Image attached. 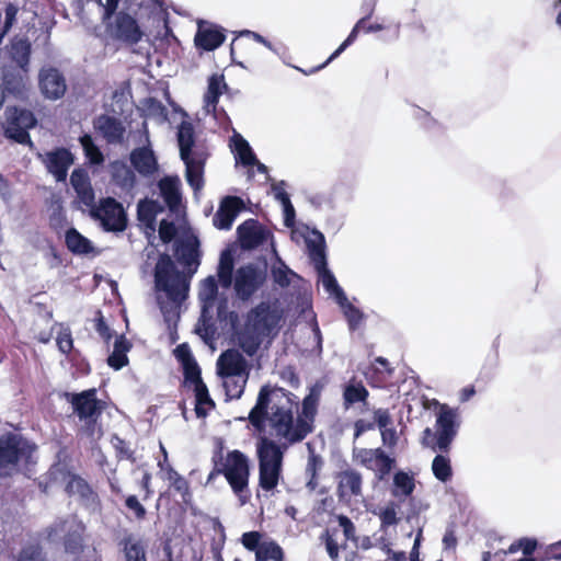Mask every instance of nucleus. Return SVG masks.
Returning <instances> with one entry per match:
<instances>
[{"label":"nucleus","mask_w":561,"mask_h":561,"mask_svg":"<svg viewBox=\"0 0 561 561\" xmlns=\"http://www.w3.org/2000/svg\"><path fill=\"white\" fill-rule=\"evenodd\" d=\"M173 256L168 252L159 254L153 268V277L163 276L170 282L183 284L191 279L202 263L201 240L195 234H181L172 244Z\"/></svg>","instance_id":"1"},{"label":"nucleus","mask_w":561,"mask_h":561,"mask_svg":"<svg viewBox=\"0 0 561 561\" xmlns=\"http://www.w3.org/2000/svg\"><path fill=\"white\" fill-rule=\"evenodd\" d=\"M180 158L185 165L184 178L194 193L204 187L205 165L208 159L206 149L196 146V135L190 121H182L176 130Z\"/></svg>","instance_id":"2"},{"label":"nucleus","mask_w":561,"mask_h":561,"mask_svg":"<svg viewBox=\"0 0 561 561\" xmlns=\"http://www.w3.org/2000/svg\"><path fill=\"white\" fill-rule=\"evenodd\" d=\"M273 391L272 412L270 413L271 428L290 445L302 442L307 436L298 426V417L294 415V409L298 407L297 396L279 386H273Z\"/></svg>","instance_id":"3"},{"label":"nucleus","mask_w":561,"mask_h":561,"mask_svg":"<svg viewBox=\"0 0 561 561\" xmlns=\"http://www.w3.org/2000/svg\"><path fill=\"white\" fill-rule=\"evenodd\" d=\"M37 445L22 434L7 432L0 435V478L26 474L36 463Z\"/></svg>","instance_id":"4"},{"label":"nucleus","mask_w":561,"mask_h":561,"mask_svg":"<svg viewBox=\"0 0 561 561\" xmlns=\"http://www.w3.org/2000/svg\"><path fill=\"white\" fill-rule=\"evenodd\" d=\"M251 462L249 457L239 449L229 450L226 459L209 472L206 484L213 483L218 476H224L240 504L245 505L250 500L249 480Z\"/></svg>","instance_id":"5"},{"label":"nucleus","mask_w":561,"mask_h":561,"mask_svg":"<svg viewBox=\"0 0 561 561\" xmlns=\"http://www.w3.org/2000/svg\"><path fill=\"white\" fill-rule=\"evenodd\" d=\"M153 283L157 291L165 294L167 301L158 298V306L170 331L171 340L174 342L178 339L176 328L180 321V309L190 295L188 283L184 280L183 284H178L168 280L163 276L153 277Z\"/></svg>","instance_id":"6"},{"label":"nucleus","mask_w":561,"mask_h":561,"mask_svg":"<svg viewBox=\"0 0 561 561\" xmlns=\"http://www.w3.org/2000/svg\"><path fill=\"white\" fill-rule=\"evenodd\" d=\"M268 263L263 257L260 263L248 262L237 267V273L230 280L233 297L243 304L253 299L267 282Z\"/></svg>","instance_id":"7"},{"label":"nucleus","mask_w":561,"mask_h":561,"mask_svg":"<svg viewBox=\"0 0 561 561\" xmlns=\"http://www.w3.org/2000/svg\"><path fill=\"white\" fill-rule=\"evenodd\" d=\"M85 524L77 516L59 517L46 528L47 540L55 542L60 537L65 553L79 557L85 548Z\"/></svg>","instance_id":"8"},{"label":"nucleus","mask_w":561,"mask_h":561,"mask_svg":"<svg viewBox=\"0 0 561 561\" xmlns=\"http://www.w3.org/2000/svg\"><path fill=\"white\" fill-rule=\"evenodd\" d=\"M5 124L3 125V136L5 139L27 146L34 147L30 130L34 129L38 119L35 113L28 108L18 105H9L4 111Z\"/></svg>","instance_id":"9"},{"label":"nucleus","mask_w":561,"mask_h":561,"mask_svg":"<svg viewBox=\"0 0 561 561\" xmlns=\"http://www.w3.org/2000/svg\"><path fill=\"white\" fill-rule=\"evenodd\" d=\"M90 217L105 232L122 233L128 226V215L123 204L111 196L101 198L98 206L90 209Z\"/></svg>","instance_id":"10"},{"label":"nucleus","mask_w":561,"mask_h":561,"mask_svg":"<svg viewBox=\"0 0 561 561\" xmlns=\"http://www.w3.org/2000/svg\"><path fill=\"white\" fill-rule=\"evenodd\" d=\"M459 427L458 409L445 403L440 404L435 421V448L438 449V453L448 454L450 451Z\"/></svg>","instance_id":"11"},{"label":"nucleus","mask_w":561,"mask_h":561,"mask_svg":"<svg viewBox=\"0 0 561 561\" xmlns=\"http://www.w3.org/2000/svg\"><path fill=\"white\" fill-rule=\"evenodd\" d=\"M72 409L79 421L101 417L106 409V402L98 398L96 388L84 389L80 392L64 391L60 396Z\"/></svg>","instance_id":"12"},{"label":"nucleus","mask_w":561,"mask_h":561,"mask_svg":"<svg viewBox=\"0 0 561 561\" xmlns=\"http://www.w3.org/2000/svg\"><path fill=\"white\" fill-rule=\"evenodd\" d=\"M283 318V309L277 300L261 301L252 307L247 316L248 325L254 327L265 336L277 330Z\"/></svg>","instance_id":"13"},{"label":"nucleus","mask_w":561,"mask_h":561,"mask_svg":"<svg viewBox=\"0 0 561 561\" xmlns=\"http://www.w3.org/2000/svg\"><path fill=\"white\" fill-rule=\"evenodd\" d=\"M114 21L102 22L107 34L116 41L127 45H137L145 36L138 20L130 13L122 10L114 15Z\"/></svg>","instance_id":"14"},{"label":"nucleus","mask_w":561,"mask_h":561,"mask_svg":"<svg viewBox=\"0 0 561 561\" xmlns=\"http://www.w3.org/2000/svg\"><path fill=\"white\" fill-rule=\"evenodd\" d=\"M237 238L244 250H256L267 243L276 248L273 232L257 219L249 218L237 228Z\"/></svg>","instance_id":"15"},{"label":"nucleus","mask_w":561,"mask_h":561,"mask_svg":"<svg viewBox=\"0 0 561 561\" xmlns=\"http://www.w3.org/2000/svg\"><path fill=\"white\" fill-rule=\"evenodd\" d=\"M37 158L44 163L46 171L53 175L58 183L66 182L68 171L76 159L71 150L64 146L54 147L51 150L38 153Z\"/></svg>","instance_id":"16"},{"label":"nucleus","mask_w":561,"mask_h":561,"mask_svg":"<svg viewBox=\"0 0 561 561\" xmlns=\"http://www.w3.org/2000/svg\"><path fill=\"white\" fill-rule=\"evenodd\" d=\"M324 386L325 385L322 380H316L308 387V393L301 401V409L298 411L297 417L299 420L298 426L304 430L306 436H308L314 428L313 423L318 413L321 393Z\"/></svg>","instance_id":"17"},{"label":"nucleus","mask_w":561,"mask_h":561,"mask_svg":"<svg viewBox=\"0 0 561 561\" xmlns=\"http://www.w3.org/2000/svg\"><path fill=\"white\" fill-rule=\"evenodd\" d=\"M216 373L221 379L248 377L249 363L238 348L231 347L220 353Z\"/></svg>","instance_id":"18"},{"label":"nucleus","mask_w":561,"mask_h":561,"mask_svg":"<svg viewBox=\"0 0 561 561\" xmlns=\"http://www.w3.org/2000/svg\"><path fill=\"white\" fill-rule=\"evenodd\" d=\"M65 491L69 496L77 495L80 505L89 513L101 511V500L90 483L78 473H69Z\"/></svg>","instance_id":"19"},{"label":"nucleus","mask_w":561,"mask_h":561,"mask_svg":"<svg viewBox=\"0 0 561 561\" xmlns=\"http://www.w3.org/2000/svg\"><path fill=\"white\" fill-rule=\"evenodd\" d=\"M228 89L222 75L213 73L207 80V90L204 94V107L207 113H213L216 121L221 125L231 124V121L224 108L218 110L219 99Z\"/></svg>","instance_id":"20"},{"label":"nucleus","mask_w":561,"mask_h":561,"mask_svg":"<svg viewBox=\"0 0 561 561\" xmlns=\"http://www.w3.org/2000/svg\"><path fill=\"white\" fill-rule=\"evenodd\" d=\"M38 88L45 99L60 100L67 92L66 78L56 67L42 68L38 73Z\"/></svg>","instance_id":"21"},{"label":"nucleus","mask_w":561,"mask_h":561,"mask_svg":"<svg viewBox=\"0 0 561 561\" xmlns=\"http://www.w3.org/2000/svg\"><path fill=\"white\" fill-rule=\"evenodd\" d=\"M226 41V30L211 22L199 20L194 36V44L198 50L214 51Z\"/></svg>","instance_id":"22"},{"label":"nucleus","mask_w":561,"mask_h":561,"mask_svg":"<svg viewBox=\"0 0 561 561\" xmlns=\"http://www.w3.org/2000/svg\"><path fill=\"white\" fill-rule=\"evenodd\" d=\"M129 162L134 172L145 179L153 178L160 170L158 157L150 144L135 147L129 152Z\"/></svg>","instance_id":"23"},{"label":"nucleus","mask_w":561,"mask_h":561,"mask_svg":"<svg viewBox=\"0 0 561 561\" xmlns=\"http://www.w3.org/2000/svg\"><path fill=\"white\" fill-rule=\"evenodd\" d=\"M1 90L12 95L18 101H25L28 96L26 88L27 73L13 66H3L1 68Z\"/></svg>","instance_id":"24"},{"label":"nucleus","mask_w":561,"mask_h":561,"mask_svg":"<svg viewBox=\"0 0 561 561\" xmlns=\"http://www.w3.org/2000/svg\"><path fill=\"white\" fill-rule=\"evenodd\" d=\"M244 209V202L240 196L226 195L220 202L213 218L214 226L219 230H230L239 214Z\"/></svg>","instance_id":"25"},{"label":"nucleus","mask_w":561,"mask_h":561,"mask_svg":"<svg viewBox=\"0 0 561 561\" xmlns=\"http://www.w3.org/2000/svg\"><path fill=\"white\" fill-rule=\"evenodd\" d=\"M273 386L264 385L260 388L254 407L250 410L248 420L255 431L265 430L266 422L270 423L268 409L273 401Z\"/></svg>","instance_id":"26"},{"label":"nucleus","mask_w":561,"mask_h":561,"mask_svg":"<svg viewBox=\"0 0 561 561\" xmlns=\"http://www.w3.org/2000/svg\"><path fill=\"white\" fill-rule=\"evenodd\" d=\"M159 195L171 213H175L182 204V183L178 174H165L158 182Z\"/></svg>","instance_id":"27"},{"label":"nucleus","mask_w":561,"mask_h":561,"mask_svg":"<svg viewBox=\"0 0 561 561\" xmlns=\"http://www.w3.org/2000/svg\"><path fill=\"white\" fill-rule=\"evenodd\" d=\"M93 128L112 145L124 141L126 128L123 122L108 114H100L93 119Z\"/></svg>","instance_id":"28"},{"label":"nucleus","mask_w":561,"mask_h":561,"mask_svg":"<svg viewBox=\"0 0 561 561\" xmlns=\"http://www.w3.org/2000/svg\"><path fill=\"white\" fill-rule=\"evenodd\" d=\"M230 335L232 342L236 343L249 357H253L257 353L264 337H266L254 327L248 325L247 321H244L243 328H241L240 324L238 330H233Z\"/></svg>","instance_id":"29"},{"label":"nucleus","mask_w":561,"mask_h":561,"mask_svg":"<svg viewBox=\"0 0 561 561\" xmlns=\"http://www.w3.org/2000/svg\"><path fill=\"white\" fill-rule=\"evenodd\" d=\"M108 173L111 182L119 187L123 192L131 194L137 186V176L133 168L121 160L116 159L108 163Z\"/></svg>","instance_id":"30"},{"label":"nucleus","mask_w":561,"mask_h":561,"mask_svg":"<svg viewBox=\"0 0 561 561\" xmlns=\"http://www.w3.org/2000/svg\"><path fill=\"white\" fill-rule=\"evenodd\" d=\"M285 447L274 439L262 437L256 444L259 465L283 467Z\"/></svg>","instance_id":"31"},{"label":"nucleus","mask_w":561,"mask_h":561,"mask_svg":"<svg viewBox=\"0 0 561 561\" xmlns=\"http://www.w3.org/2000/svg\"><path fill=\"white\" fill-rule=\"evenodd\" d=\"M237 249L233 245H227L221 250L217 264V277L219 278L220 286L225 289L230 288V280L237 273Z\"/></svg>","instance_id":"32"},{"label":"nucleus","mask_w":561,"mask_h":561,"mask_svg":"<svg viewBox=\"0 0 561 561\" xmlns=\"http://www.w3.org/2000/svg\"><path fill=\"white\" fill-rule=\"evenodd\" d=\"M310 236L305 238L307 253L312 262L317 265H327V241L324 234L317 228L309 230Z\"/></svg>","instance_id":"33"},{"label":"nucleus","mask_w":561,"mask_h":561,"mask_svg":"<svg viewBox=\"0 0 561 561\" xmlns=\"http://www.w3.org/2000/svg\"><path fill=\"white\" fill-rule=\"evenodd\" d=\"M125 561H148L147 545L144 539L133 533H125L118 541Z\"/></svg>","instance_id":"34"},{"label":"nucleus","mask_w":561,"mask_h":561,"mask_svg":"<svg viewBox=\"0 0 561 561\" xmlns=\"http://www.w3.org/2000/svg\"><path fill=\"white\" fill-rule=\"evenodd\" d=\"M229 147L234 156L236 162L243 167H253L257 162V157L250 146L249 141L239 133L233 131L230 138Z\"/></svg>","instance_id":"35"},{"label":"nucleus","mask_w":561,"mask_h":561,"mask_svg":"<svg viewBox=\"0 0 561 561\" xmlns=\"http://www.w3.org/2000/svg\"><path fill=\"white\" fill-rule=\"evenodd\" d=\"M65 244L73 255H89L94 251L90 239L79 232L73 226L65 230Z\"/></svg>","instance_id":"36"},{"label":"nucleus","mask_w":561,"mask_h":561,"mask_svg":"<svg viewBox=\"0 0 561 561\" xmlns=\"http://www.w3.org/2000/svg\"><path fill=\"white\" fill-rule=\"evenodd\" d=\"M195 333L205 344L215 341L217 327L213 318V307L201 306V312L195 325Z\"/></svg>","instance_id":"37"},{"label":"nucleus","mask_w":561,"mask_h":561,"mask_svg":"<svg viewBox=\"0 0 561 561\" xmlns=\"http://www.w3.org/2000/svg\"><path fill=\"white\" fill-rule=\"evenodd\" d=\"M274 259L271 266V277L273 283L280 287L287 288L290 286L293 278H298L299 275L293 271L286 262L279 256L276 248H274Z\"/></svg>","instance_id":"38"},{"label":"nucleus","mask_w":561,"mask_h":561,"mask_svg":"<svg viewBox=\"0 0 561 561\" xmlns=\"http://www.w3.org/2000/svg\"><path fill=\"white\" fill-rule=\"evenodd\" d=\"M32 55V45L27 38H19L11 42L9 56L16 64V69H21L25 73L30 70V61Z\"/></svg>","instance_id":"39"},{"label":"nucleus","mask_w":561,"mask_h":561,"mask_svg":"<svg viewBox=\"0 0 561 561\" xmlns=\"http://www.w3.org/2000/svg\"><path fill=\"white\" fill-rule=\"evenodd\" d=\"M313 266L320 277L324 290L333 298L335 304L344 301L346 294L337 283V279L332 273V271L329 268V265L327 264L322 266L313 264Z\"/></svg>","instance_id":"40"},{"label":"nucleus","mask_w":561,"mask_h":561,"mask_svg":"<svg viewBox=\"0 0 561 561\" xmlns=\"http://www.w3.org/2000/svg\"><path fill=\"white\" fill-rule=\"evenodd\" d=\"M366 23L364 21H357L354 26L352 27L350 34L347 35V37L340 44V46L328 57V59L319 65V66H316L313 68H311L309 71H306V70H302L298 67H294L295 69L304 72L305 75H311V73H316L318 72L319 70L325 68L330 62H332L334 59H336L342 53H344L351 45L354 44V42L357 39L358 37V34L360 33V31H363L364 28V25Z\"/></svg>","instance_id":"41"},{"label":"nucleus","mask_w":561,"mask_h":561,"mask_svg":"<svg viewBox=\"0 0 561 561\" xmlns=\"http://www.w3.org/2000/svg\"><path fill=\"white\" fill-rule=\"evenodd\" d=\"M342 396L344 409L348 410L356 403H366L369 392L362 381L351 379L344 385Z\"/></svg>","instance_id":"42"},{"label":"nucleus","mask_w":561,"mask_h":561,"mask_svg":"<svg viewBox=\"0 0 561 561\" xmlns=\"http://www.w3.org/2000/svg\"><path fill=\"white\" fill-rule=\"evenodd\" d=\"M139 110L144 118L154 119L160 125L169 121L168 108L157 98L148 96L144 99Z\"/></svg>","instance_id":"43"},{"label":"nucleus","mask_w":561,"mask_h":561,"mask_svg":"<svg viewBox=\"0 0 561 561\" xmlns=\"http://www.w3.org/2000/svg\"><path fill=\"white\" fill-rule=\"evenodd\" d=\"M219 286L220 282L217 275H208L201 283V289L198 293V299L201 301V306L213 307L220 298L219 295Z\"/></svg>","instance_id":"44"},{"label":"nucleus","mask_w":561,"mask_h":561,"mask_svg":"<svg viewBox=\"0 0 561 561\" xmlns=\"http://www.w3.org/2000/svg\"><path fill=\"white\" fill-rule=\"evenodd\" d=\"M217 320L222 329L228 328L229 333L238 330L240 322L239 313L229 309L228 298L222 296L217 302Z\"/></svg>","instance_id":"45"},{"label":"nucleus","mask_w":561,"mask_h":561,"mask_svg":"<svg viewBox=\"0 0 561 561\" xmlns=\"http://www.w3.org/2000/svg\"><path fill=\"white\" fill-rule=\"evenodd\" d=\"M282 473L283 467L259 465V486L266 492L274 491L282 479Z\"/></svg>","instance_id":"46"},{"label":"nucleus","mask_w":561,"mask_h":561,"mask_svg":"<svg viewBox=\"0 0 561 561\" xmlns=\"http://www.w3.org/2000/svg\"><path fill=\"white\" fill-rule=\"evenodd\" d=\"M415 489L414 477L403 470H398L393 474V486L391 493L396 497H408L412 495Z\"/></svg>","instance_id":"47"},{"label":"nucleus","mask_w":561,"mask_h":561,"mask_svg":"<svg viewBox=\"0 0 561 561\" xmlns=\"http://www.w3.org/2000/svg\"><path fill=\"white\" fill-rule=\"evenodd\" d=\"M433 476L442 483H447L453 479V467L448 454L437 453L431 466Z\"/></svg>","instance_id":"48"},{"label":"nucleus","mask_w":561,"mask_h":561,"mask_svg":"<svg viewBox=\"0 0 561 561\" xmlns=\"http://www.w3.org/2000/svg\"><path fill=\"white\" fill-rule=\"evenodd\" d=\"M195 394V414L198 419L208 415L210 409L215 408V401L211 399L206 383L198 385L193 389Z\"/></svg>","instance_id":"49"},{"label":"nucleus","mask_w":561,"mask_h":561,"mask_svg":"<svg viewBox=\"0 0 561 561\" xmlns=\"http://www.w3.org/2000/svg\"><path fill=\"white\" fill-rule=\"evenodd\" d=\"M80 144L82 146L84 156L87 161L92 167H101L103 165L105 158L100 147L94 142L91 135H83L80 138Z\"/></svg>","instance_id":"50"},{"label":"nucleus","mask_w":561,"mask_h":561,"mask_svg":"<svg viewBox=\"0 0 561 561\" xmlns=\"http://www.w3.org/2000/svg\"><path fill=\"white\" fill-rule=\"evenodd\" d=\"M48 225L50 229L58 236L65 230L68 225L67 215L61 199H55L51 203V208L48 217Z\"/></svg>","instance_id":"51"},{"label":"nucleus","mask_w":561,"mask_h":561,"mask_svg":"<svg viewBox=\"0 0 561 561\" xmlns=\"http://www.w3.org/2000/svg\"><path fill=\"white\" fill-rule=\"evenodd\" d=\"M137 219L144 227L147 234H153L157 230V217L146 198H141L137 203Z\"/></svg>","instance_id":"52"},{"label":"nucleus","mask_w":561,"mask_h":561,"mask_svg":"<svg viewBox=\"0 0 561 561\" xmlns=\"http://www.w3.org/2000/svg\"><path fill=\"white\" fill-rule=\"evenodd\" d=\"M396 467V458L391 457L385 449H380L376 454L374 462V471L378 481H383Z\"/></svg>","instance_id":"53"},{"label":"nucleus","mask_w":561,"mask_h":561,"mask_svg":"<svg viewBox=\"0 0 561 561\" xmlns=\"http://www.w3.org/2000/svg\"><path fill=\"white\" fill-rule=\"evenodd\" d=\"M336 305L342 309L350 331H356L360 323L365 320V313L359 308L350 302L347 296L345 297L344 301H340Z\"/></svg>","instance_id":"54"},{"label":"nucleus","mask_w":561,"mask_h":561,"mask_svg":"<svg viewBox=\"0 0 561 561\" xmlns=\"http://www.w3.org/2000/svg\"><path fill=\"white\" fill-rule=\"evenodd\" d=\"M255 561H285V553L275 540L263 541L255 553Z\"/></svg>","instance_id":"55"},{"label":"nucleus","mask_w":561,"mask_h":561,"mask_svg":"<svg viewBox=\"0 0 561 561\" xmlns=\"http://www.w3.org/2000/svg\"><path fill=\"white\" fill-rule=\"evenodd\" d=\"M168 480L170 481L171 486L181 494L182 501L185 504H190L192 500V493L190 490L188 481L181 476L176 470H174L170 465H168Z\"/></svg>","instance_id":"56"},{"label":"nucleus","mask_w":561,"mask_h":561,"mask_svg":"<svg viewBox=\"0 0 561 561\" xmlns=\"http://www.w3.org/2000/svg\"><path fill=\"white\" fill-rule=\"evenodd\" d=\"M538 548V540L536 538H531V537H522L517 540H515L513 543H511V546L508 547V549L505 551V550H500L499 552L495 553V556L497 554H503V556H506L507 553H516L517 551H522L524 557L523 558H529V557H534V552L537 550Z\"/></svg>","instance_id":"57"},{"label":"nucleus","mask_w":561,"mask_h":561,"mask_svg":"<svg viewBox=\"0 0 561 561\" xmlns=\"http://www.w3.org/2000/svg\"><path fill=\"white\" fill-rule=\"evenodd\" d=\"M100 419L101 417H92L82 420L81 422L83 424L78 428V434L87 437L90 442L100 439V437L103 435Z\"/></svg>","instance_id":"58"},{"label":"nucleus","mask_w":561,"mask_h":561,"mask_svg":"<svg viewBox=\"0 0 561 561\" xmlns=\"http://www.w3.org/2000/svg\"><path fill=\"white\" fill-rule=\"evenodd\" d=\"M341 474L342 480L339 483V490L346 485L353 495H359L362 492V474L353 469L345 470Z\"/></svg>","instance_id":"59"},{"label":"nucleus","mask_w":561,"mask_h":561,"mask_svg":"<svg viewBox=\"0 0 561 561\" xmlns=\"http://www.w3.org/2000/svg\"><path fill=\"white\" fill-rule=\"evenodd\" d=\"M248 377L242 378H227L224 379V388L227 397V401L232 399H240L243 394Z\"/></svg>","instance_id":"60"},{"label":"nucleus","mask_w":561,"mask_h":561,"mask_svg":"<svg viewBox=\"0 0 561 561\" xmlns=\"http://www.w3.org/2000/svg\"><path fill=\"white\" fill-rule=\"evenodd\" d=\"M183 382L185 386H193L196 388L198 385L205 383L202 378V369L197 360L182 366Z\"/></svg>","instance_id":"61"},{"label":"nucleus","mask_w":561,"mask_h":561,"mask_svg":"<svg viewBox=\"0 0 561 561\" xmlns=\"http://www.w3.org/2000/svg\"><path fill=\"white\" fill-rule=\"evenodd\" d=\"M159 239L163 244L174 242L178 236V227L172 220L161 219L158 226Z\"/></svg>","instance_id":"62"},{"label":"nucleus","mask_w":561,"mask_h":561,"mask_svg":"<svg viewBox=\"0 0 561 561\" xmlns=\"http://www.w3.org/2000/svg\"><path fill=\"white\" fill-rule=\"evenodd\" d=\"M378 516L381 523V529L397 525L399 523V518L397 516V504L392 501L389 502L383 508L380 510Z\"/></svg>","instance_id":"63"},{"label":"nucleus","mask_w":561,"mask_h":561,"mask_svg":"<svg viewBox=\"0 0 561 561\" xmlns=\"http://www.w3.org/2000/svg\"><path fill=\"white\" fill-rule=\"evenodd\" d=\"M42 547L38 543H30L20 550L16 561H42Z\"/></svg>","instance_id":"64"}]
</instances>
